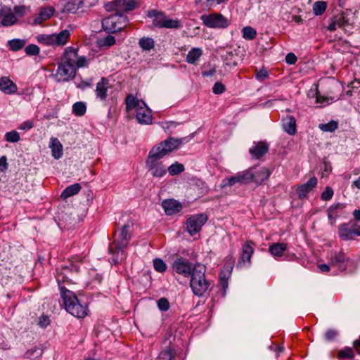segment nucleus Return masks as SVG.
<instances>
[{"instance_id":"1","label":"nucleus","mask_w":360,"mask_h":360,"mask_svg":"<svg viewBox=\"0 0 360 360\" xmlns=\"http://www.w3.org/2000/svg\"><path fill=\"white\" fill-rule=\"evenodd\" d=\"M183 139L168 138L154 146L149 151L146 160V167L150 174L161 178L167 174V167L160 160L179 148Z\"/></svg>"},{"instance_id":"2","label":"nucleus","mask_w":360,"mask_h":360,"mask_svg":"<svg viewBox=\"0 0 360 360\" xmlns=\"http://www.w3.org/2000/svg\"><path fill=\"white\" fill-rule=\"evenodd\" d=\"M87 65L88 59L85 56H79L77 49L68 47L58 64L55 77L58 82H68L75 77L77 69Z\"/></svg>"},{"instance_id":"3","label":"nucleus","mask_w":360,"mask_h":360,"mask_svg":"<svg viewBox=\"0 0 360 360\" xmlns=\"http://www.w3.org/2000/svg\"><path fill=\"white\" fill-rule=\"evenodd\" d=\"M131 221H127L114 236L113 242L109 245L108 251L112 255V261L115 264L123 261L127 257L125 249L131 238Z\"/></svg>"},{"instance_id":"4","label":"nucleus","mask_w":360,"mask_h":360,"mask_svg":"<svg viewBox=\"0 0 360 360\" xmlns=\"http://www.w3.org/2000/svg\"><path fill=\"white\" fill-rule=\"evenodd\" d=\"M57 281L66 311L78 319H83L87 316L89 309L86 303L78 298L73 292L61 285V283L65 282V280L63 277L60 278L59 274L57 276Z\"/></svg>"},{"instance_id":"5","label":"nucleus","mask_w":360,"mask_h":360,"mask_svg":"<svg viewBox=\"0 0 360 360\" xmlns=\"http://www.w3.org/2000/svg\"><path fill=\"white\" fill-rule=\"evenodd\" d=\"M125 103L127 112L135 114L139 123L145 124L151 123L153 118L151 110L143 100L129 94L125 98Z\"/></svg>"},{"instance_id":"6","label":"nucleus","mask_w":360,"mask_h":360,"mask_svg":"<svg viewBox=\"0 0 360 360\" xmlns=\"http://www.w3.org/2000/svg\"><path fill=\"white\" fill-rule=\"evenodd\" d=\"M206 267L201 264L193 266L191 276L190 286L193 292L198 296H202L210 288L211 283L205 278Z\"/></svg>"},{"instance_id":"7","label":"nucleus","mask_w":360,"mask_h":360,"mask_svg":"<svg viewBox=\"0 0 360 360\" xmlns=\"http://www.w3.org/2000/svg\"><path fill=\"white\" fill-rule=\"evenodd\" d=\"M147 17L154 28L180 29L183 26L179 20L169 18L164 12L155 9L148 11Z\"/></svg>"},{"instance_id":"8","label":"nucleus","mask_w":360,"mask_h":360,"mask_svg":"<svg viewBox=\"0 0 360 360\" xmlns=\"http://www.w3.org/2000/svg\"><path fill=\"white\" fill-rule=\"evenodd\" d=\"M70 37V32L64 30L58 34H39L37 36V40L44 46H60L65 45Z\"/></svg>"},{"instance_id":"9","label":"nucleus","mask_w":360,"mask_h":360,"mask_svg":"<svg viewBox=\"0 0 360 360\" xmlns=\"http://www.w3.org/2000/svg\"><path fill=\"white\" fill-rule=\"evenodd\" d=\"M200 19L202 24L209 28L226 29L230 25V20L219 13L203 14Z\"/></svg>"},{"instance_id":"10","label":"nucleus","mask_w":360,"mask_h":360,"mask_svg":"<svg viewBox=\"0 0 360 360\" xmlns=\"http://www.w3.org/2000/svg\"><path fill=\"white\" fill-rule=\"evenodd\" d=\"M102 25L108 32H120L127 25V18L125 16L115 13L104 18Z\"/></svg>"},{"instance_id":"11","label":"nucleus","mask_w":360,"mask_h":360,"mask_svg":"<svg viewBox=\"0 0 360 360\" xmlns=\"http://www.w3.org/2000/svg\"><path fill=\"white\" fill-rule=\"evenodd\" d=\"M207 219V216L203 213L189 217L186 221V230L189 235L193 236L200 232Z\"/></svg>"},{"instance_id":"12","label":"nucleus","mask_w":360,"mask_h":360,"mask_svg":"<svg viewBox=\"0 0 360 360\" xmlns=\"http://www.w3.org/2000/svg\"><path fill=\"white\" fill-rule=\"evenodd\" d=\"M270 174L269 170L264 167L252 168L249 170V185L252 184L254 187H257L266 180Z\"/></svg>"},{"instance_id":"13","label":"nucleus","mask_w":360,"mask_h":360,"mask_svg":"<svg viewBox=\"0 0 360 360\" xmlns=\"http://www.w3.org/2000/svg\"><path fill=\"white\" fill-rule=\"evenodd\" d=\"M193 268V264L188 259L183 257L176 258L172 264L174 271L186 278L191 276Z\"/></svg>"},{"instance_id":"14","label":"nucleus","mask_w":360,"mask_h":360,"mask_svg":"<svg viewBox=\"0 0 360 360\" xmlns=\"http://www.w3.org/2000/svg\"><path fill=\"white\" fill-rule=\"evenodd\" d=\"M269 150V143L266 141L254 142L249 148L252 159L262 160Z\"/></svg>"},{"instance_id":"15","label":"nucleus","mask_w":360,"mask_h":360,"mask_svg":"<svg viewBox=\"0 0 360 360\" xmlns=\"http://www.w3.org/2000/svg\"><path fill=\"white\" fill-rule=\"evenodd\" d=\"M351 25L349 23L348 20L346 18L345 15L342 14L335 15L330 20V22L327 27V29L333 32L336 30L338 28H340L344 30L345 32H350V30H348V28H350Z\"/></svg>"},{"instance_id":"16","label":"nucleus","mask_w":360,"mask_h":360,"mask_svg":"<svg viewBox=\"0 0 360 360\" xmlns=\"http://www.w3.org/2000/svg\"><path fill=\"white\" fill-rule=\"evenodd\" d=\"M318 180L316 177H311L307 183L297 186L296 193L299 199H303L307 197L308 193L317 186Z\"/></svg>"},{"instance_id":"17","label":"nucleus","mask_w":360,"mask_h":360,"mask_svg":"<svg viewBox=\"0 0 360 360\" xmlns=\"http://www.w3.org/2000/svg\"><path fill=\"white\" fill-rule=\"evenodd\" d=\"M1 25L4 27H8L14 25L17 18L11 8L4 6L0 9Z\"/></svg>"},{"instance_id":"18","label":"nucleus","mask_w":360,"mask_h":360,"mask_svg":"<svg viewBox=\"0 0 360 360\" xmlns=\"http://www.w3.org/2000/svg\"><path fill=\"white\" fill-rule=\"evenodd\" d=\"M162 206L167 215L176 214L180 212L183 207L181 202L174 199L165 200L162 202Z\"/></svg>"},{"instance_id":"19","label":"nucleus","mask_w":360,"mask_h":360,"mask_svg":"<svg viewBox=\"0 0 360 360\" xmlns=\"http://www.w3.org/2000/svg\"><path fill=\"white\" fill-rule=\"evenodd\" d=\"M349 259L346 255L342 252H334L330 259V264L332 266H335L341 271H345L347 268L346 262Z\"/></svg>"},{"instance_id":"20","label":"nucleus","mask_w":360,"mask_h":360,"mask_svg":"<svg viewBox=\"0 0 360 360\" xmlns=\"http://www.w3.org/2000/svg\"><path fill=\"white\" fill-rule=\"evenodd\" d=\"M0 91L5 94H14L18 91L17 85L8 77L0 78Z\"/></svg>"},{"instance_id":"21","label":"nucleus","mask_w":360,"mask_h":360,"mask_svg":"<svg viewBox=\"0 0 360 360\" xmlns=\"http://www.w3.org/2000/svg\"><path fill=\"white\" fill-rule=\"evenodd\" d=\"M110 88V84L107 79L102 77L96 84V95L101 101H105L107 98V92Z\"/></svg>"},{"instance_id":"22","label":"nucleus","mask_w":360,"mask_h":360,"mask_svg":"<svg viewBox=\"0 0 360 360\" xmlns=\"http://www.w3.org/2000/svg\"><path fill=\"white\" fill-rule=\"evenodd\" d=\"M54 11V8L51 6L40 8L38 15L34 19L33 23L34 25L41 24L53 16Z\"/></svg>"},{"instance_id":"23","label":"nucleus","mask_w":360,"mask_h":360,"mask_svg":"<svg viewBox=\"0 0 360 360\" xmlns=\"http://www.w3.org/2000/svg\"><path fill=\"white\" fill-rule=\"evenodd\" d=\"M246 179H247V177H246L245 174L238 173V174H236L235 176L223 179L221 185V188H223L226 186H231L236 184H244L246 181Z\"/></svg>"},{"instance_id":"24","label":"nucleus","mask_w":360,"mask_h":360,"mask_svg":"<svg viewBox=\"0 0 360 360\" xmlns=\"http://www.w3.org/2000/svg\"><path fill=\"white\" fill-rule=\"evenodd\" d=\"M114 4L117 9L127 12L139 7V3L136 0H116Z\"/></svg>"},{"instance_id":"25","label":"nucleus","mask_w":360,"mask_h":360,"mask_svg":"<svg viewBox=\"0 0 360 360\" xmlns=\"http://www.w3.org/2000/svg\"><path fill=\"white\" fill-rule=\"evenodd\" d=\"M49 147L51 149L52 156L55 159H59L63 156V146L57 138H51Z\"/></svg>"},{"instance_id":"26","label":"nucleus","mask_w":360,"mask_h":360,"mask_svg":"<svg viewBox=\"0 0 360 360\" xmlns=\"http://www.w3.org/2000/svg\"><path fill=\"white\" fill-rule=\"evenodd\" d=\"M203 54V51L200 48H192L186 57V62L188 64L195 65L199 60Z\"/></svg>"},{"instance_id":"27","label":"nucleus","mask_w":360,"mask_h":360,"mask_svg":"<svg viewBox=\"0 0 360 360\" xmlns=\"http://www.w3.org/2000/svg\"><path fill=\"white\" fill-rule=\"evenodd\" d=\"M338 234L343 240H353L355 237L351 227L347 224H342L338 226Z\"/></svg>"},{"instance_id":"28","label":"nucleus","mask_w":360,"mask_h":360,"mask_svg":"<svg viewBox=\"0 0 360 360\" xmlns=\"http://www.w3.org/2000/svg\"><path fill=\"white\" fill-rule=\"evenodd\" d=\"M283 127L285 131L290 135H294L297 132L296 120L292 115H288L283 120Z\"/></svg>"},{"instance_id":"29","label":"nucleus","mask_w":360,"mask_h":360,"mask_svg":"<svg viewBox=\"0 0 360 360\" xmlns=\"http://www.w3.org/2000/svg\"><path fill=\"white\" fill-rule=\"evenodd\" d=\"M345 206L341 203H337L331 205L327 210L328 217L330 220V224H334L335 219L339 216V210H343Z\"/></svg>"},{"instance_id":"30","label":"nucleus","mask_w":360,"mask_h":360,"mask_svg":"<svg viewBox=\"0 0 360 360\" xmlns=\"http://www.w3.org/2000/svg\"><path fill=\"white\" fill-rule=\"evenodd\" d=\"M287 249V244L284 243H276L269 246L270 253L275 257H281Z\"/></svg>"},{"instance_id":"31","label":"nucleus","mask_w":360,"mask_h":360,"mask_svg":"<svg viewBox=\"0 0 360 360\" xmlns=\"http://www.w3.org/2000/svg\"><path fill=\"white\" fill-rule=\"evenodd\" d=\"M116 43L115 37L108 34L105 37L100 38L96 41L97 46L101 49H108Z\"/></svg>"},{"instance_id":"32","label":"nucleus","mask_w":360,"mask_h":360,"mask_svg":"<svg viewBox=\"0 0 360 360\" xmlns=\"http://www.w3.org/2000/svg\"><path fill=\"white\" fill-rule=\"evenodd\" d=\"M81 190V186L79 184H74L68 186L61 193V198L65 200L74 195H76Z\"/></svg>"},{"instance_id":"33","label":"nucleus","mask_w":360,"mask_h":360,"mask_svg":"<svg viewBox=\"0 0 360 360\" xmlns=\"http://www.w3.org/2000/svg\"><path fill=\"white\" fill-rule=\"evenodd\" d=\"M354 356L355 354L353 348L349 347H345L338 352L336 356L339 360H351L354 358Z\"/></svg>"},{"instance_id":"34","label":"nucleus","mask_w":360,"mask_h":360,"mask_svg":"<svg viewBox=\"0 0 360 360\" xmlns=\"http://www.w3.org/2000/svg\"><path fill=\"white\" fill-rule=\"evenodd\" d=\"M139 45L143 51H150L154 49L155 41L151 37H142L139 41Z\"/></svg>"},{"instance_id":"35","label":"nucleus","mask_w":360,"mask_h":360,"mask_svg":"<svg viewBox=\"0 0 360 360\" xmlns=\"http://www.w3.org/2000/svg\"><path fill=\"white\" fill-rule=\"evenodd\" d=\"M175 355L174 349L171 347H167L160 353L158 358L160 360H174Z\"/></svg>"},{"instance_id":"36","label":"nucleus","mask_w":360,"mask_h":360,"mask_svg":"<svg viewBox=\"0 0 360 360\" xmlns=\"http://www.w3.org/2000/svg\"><path fill=\"white\" fill-rule=\"evenodd\" d=\"M167 170L170 175L174 176L183 172L184 171V166L183 164L175 162L167 169Z\"/></svg>"},{"instance_id":"37","label":"nucleus","mask_w":360,"mask_h":360,"mask_svg":"<svg viewBox=\"0 0 360 360\" xmlns=\"http://www.w3.org/2000/svg\"><path fill=\"white\" fill-rule=\"evenodd\" d=\"M327 4L323 1H319L314 3L313 6V12L316 15H322L326 10Z\"/></svg>"},{"instance_id":"38","label":"nucleus","mask_w":360,"mask_h":360,"mask_svg":"<svg viewBox=\"0 0 360 360\" xmlns=\"http://www.w3.org/2000/svg\"><path fill=\"white\" fill-rule=\"evenodd\" d=\"M86 111V105L82 102H77L72 105V112L76 116H82Z\"/></svg>"},{"instance_id":"39","label":"nucleus","mask_w":360,"mask_h":360,"mask_svg":"<svg viewBox=\"0 0 360 360\" xmlns=\"http://www.w3.org/2000/svg\"><path fill=\"white\" fill-rule=\"evenodd\" d=\"M338 128V122L332 120L326 124H319V129L323 131L333 132Z\"/></svg>"},{"instance_id":"40","label":"nucleus","mask_w":360,"mask_h":360,"mask_svg":"<svg viewBox=\"0 0 360 360\" xmlns=\"http://www.w3.org/2000/svg\"><path fill=\"white\" fill-rule=\"evenodd\" d=\"M216 72V68L214 65L208 63L207 64H204L202 66V75L203 77H210L214 75Z\"/></svg>"},{"instance_id":"41","label":"nucleus","mask_w":360,"mask_h":360,"mask_svg":"<svg viewBox=\"0 0 360 360\" xmlns=\"http://www.w3.org/2000/svg\"><path fill=\"white\" fill-rule=\"evenodd\" d=\"M25 44V41L18 39H13L8 41L9 49L14 51H17L22 49Z\"/></svg>"},{"instance_id":"42","label":"nucleus","mask_w":360,"mask_h":360,"mask_svg":"<svg viewBox=\"0 0 360 360\" xmlns=\"http://www.w3.org/2000/svg\"><path fill=\"white\" fill-rule=\"evenodd\" d=\"M255 77L259 82H264L265 79H266L269 77L268 70L264 68H262L259 70H258L255 68Z\"/></svg>"},{"instance_id":"43","label":"nucleus","mask_w":360,"mask_h":360,"mask_svg":"<svg viewBox=\"0 0 360 360\" xmlns=\"http://www.w3.org/2000/svg\"><path fill=\"white\" fill-rule=\"evenodd\" d=\"M153 266L154 269L160 273H163L167 269L166 264L161 259H155L153 260Z\"/></svg>"},{"instance_id":"44","label":"nucleus","mask_w":360,"mask_h":360,"mask_svg":"<svg viewBox=\"0 0 360 360\" xmlns=\"http://www.w3.org/2000/svg\"><path fill=\"white\" fill-rule=\"evenodd\" d=\"M5 139L8 142L15 143L20 140V135L16 131H11L6 133Z\"/></svg>"},{"instance_id":"45","label":"nucleus","mask_w":360,"mask_h":360,"mask_svg":"<svg viewBox=\"0 0 360 360\" xmlns=\"http://www.w3.org/2000/svg\"><path fill=\"white\" fill-rule=\"evenodd\" d=\"M25 53L29 56H37L39 53V48L34 44L28 45L25 48Z\"/></svg>"},{"instance_id":"46","label":"nucleus","mask_w":360,"mask_h":360,"mask_svg":"<svg viewBox=\"0 0 360 360\" xmlns=\"http://www.w3.org/2000/svg\"><path fill=\"white\" fill-rule=\"evenodd\" d=\"M158 307L161 311H167L169 308V301L166 298H160L158 301Z\"/></svg>"},{"instance_id":"47","label":"nucleus","mask_w":360,"mask_h":360,"mask_svg":"<svg viewBox=\"0 0 360 360\" xmlns=\"http://www.w3.org/2000/svg\"><path fill=\"white\" fill-rule=\"evenodd\" d=\"M50 324L49 317L46 315H41L39 317L38 326L42 328H46Z\"/></svg>"},{"instance_id":"48","label":"nucleus","mask_w":360,"mask_h":360,"mask_svg":"<svg viewBox=\"0 0 360 360\" xmlns=\"http://www.w3.org/2000/svg\"><path fill=\"white\" fill-rule=\"evenodd\" d=\"M333 193V190L330 187L327 186L325 191L321 193V199L323 200H329L332 198Z\"/></svg>"},{"instance_id":"49","label":"nucleus","mask_w":360,"mask_h":360,"mask_svg":"<svg viewBox=\"0 0 360 360\" xmlns=\"http://www.w3.org/2000/svg\"><path fill=\"white\" fill-rule=\"evenodd\" d=\"M225 86L221 82H216L212 88V91L214 94H221L225 91Z\"/></svg>"},{"instance_id":"50","label":"nucleus","mask_w":360,"mask_h":360,"mask_svg":"<svg viewBox=\"0 0 360 360\" xmlns=\"http://www.w3.org/2000/svg\"><path fill=\"white\" fill-rule=\"evenodd\" d=\"M338 331L333 329H330L326 331L325 333V338L327 340H333L338 336Z\"/></svg>"},{"instance_id":"51","label":"nucleus","mask_w":360,"mask_h":360,"mask_svg":"<svg viewBox=\"0 0 360 360\" xmlns=\"http://www.w3.org/2000/svg\"><path fill=\"white\" fill-rule=\"evenodd\" d=\"M297 60V56L293 53H289L285 56V62L289 65H294Z\"/></svg>"},{"instance_id":"52","label":"nucleus","mask_w":360,"mask_h":360,"mask_svg":"<svg viewBox=\"0 0 360 360\" xmlns=\"http://www.w3.org/2000/svg\"><path fill=\"white\" fill-rule=\"evenodd\" d=\"M7 158L6 156L0 158V172L6 171L8 168Z\"/></svg>"},{"instance_id":"53","label":"nucleus","mask_w":360,"mask_h":360,"mask_svg":"<svg viewBox=\"0 0 360 360\" xmlns=\"http://www.w3.org/2000/svg\"><path fill=\"white\" fill-rule=\"evenodd\" d=\"M27 8L25 6H16L14 7V12L19 16H23Z\"/></svg>"},{"instance_id":"54","label":"nucleus","mask_w":360,"mask_h":360,"mask_svg":"<svg viewBox=\"0 0 360 360\" xmlns=\"http://www.w3.org/2000/svg\"><path fill=\"white\" fill-rule=\"evenodd\" d=\"M33 127V123L32 121H26L22 122L18 127L21 130H29Z\"/></svg>"},{"instance_id":"55","label":"nucleus","mask_w":360,"mask_h":360,"mask_svg":"<svg viewBox=\"0 0 360 360\" xmlns=\"http://www.w3.org/2000/svg\"><path fill=\"white\" fill-rule=\"evenodd\" d=\"M350 227L354 236H360V224H359L357 222H354L352 224Z\"/></svg>"},{"instance_id":"56","label":"nucleus","mask_w":360,"mask_h":360,"mask_svg":"<svg viewBox=\"0 0 360 360\" xmlns=\"http://www.w3.org/2000/svg\"><path fill=\"white\" fill-rule=\"evenodd\" d=\"M271 349L276 352L277 354H279L282 352L284 350V347L283 345H275L270 347Z\"/></svg>"},{"instance_id":"57","label":"nucleus","mask_w":360,"mask_h":360,"mask_svg":"<svg viewBox=\"0 0 360 360\" xmlns=\"http://www.w3.org/2000/svg\"><path fill=\"white\" fill-rule=\"evenodd\" d=\"M319 269H320V271L323 273H327L330 271V266L328 265V264H319L318 266Z\"/></svg>"},{"instance_id":"58","label":"nucleus","mask_w":360,"mask_h":360,"mask_svg":"<svg viewBox=\"0 0 360 360\" xmlns=\"http://www.w3.org/2000/svg\"><path fill=\"white\" fill-rule=\"evenodd\" d=\"M37 350L38 349L36 347L32 348L26 352L25 355L28 358H32L34 356V354Z\"/></svg>"},{"instance_id":"59","label":"nucleus","mask_w":360,"mask_h":360,"mask_svg":"<svg viewBox=\"0 0 360 360\" xmlns=\"http://www.w3.org/2000/svg\"><path fill=\"white\" fill-rule=\"evenodd\" d=\"M353 347L355 351L360 354V340H356L353 342Z\"/></svg>"},{"instance_id":"60","label":"nucleus","mask_w":360,"mask_h":360,"mask_svg":"<svg viewBox=\"0 0 360 360\" xmlns=\"http://www.w3.org/2000/svg\"><path fill=\"white\" fill-rule=\"evenodd\" d=\"M257 35V32L253 28L249 27V40L253 39Z\"/></svg>"},{"instance_id":"61","label":"nucleus","mask_w":360,"mask_h":360,"mask_svg":"<svg viewBox=\"0 0 360 360\" xmlns=\"http://www.w3.org/2000/svg\"><path fill=\"white\" fill-rule=\"evenodd\" d=\"M353 216L356 220L360 221V210H355L353 212Z\"/></svg>"},{"instance_id":"62","label":"nucleus","mask_w":360,"mask_h":360,"mask_svg":"<svg viewBox=\"0 0 360 360\" xmlns=\"http://www.w3.org/2000/svg\"><path fill=\"white\" fill-rule=\"evenodd\" d=\"M326 98L320 95L316 96V103H323L326 101Z\"/></svg>"},{"instance_id":"63","label":"nucleus","mask_w":360,"mask_h":360,"mask_svg":"<svg viewBox=\"0 0 360 360\" xmlns=\"http://www.w3.org/2000/svg\"><path fill=\"white\" fill-rule=\"evenodd\" d=\"M292 19L297 23L302 22V19L301 16H300V15H294L292 17Z\"/></svg>"},{"instance_id":"64","label":"nucleus","mask_w":360,"mask_h":360,"mask_svg":"<svg viewBox=\"0 0 360 360\" xmlns=\"http://www.w3.org/2000/svg\"><path fill=\"white\" fill-rule=\"evenodd\" d=\"M353 185L357 188L360 189V177L353 182Z\"/></svg>"}]
</instances>
